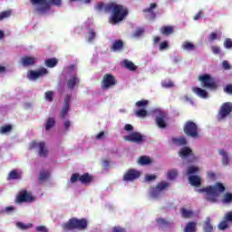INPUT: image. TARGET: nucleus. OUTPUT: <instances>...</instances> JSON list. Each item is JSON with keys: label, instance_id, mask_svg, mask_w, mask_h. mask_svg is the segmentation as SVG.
<instances>
[{"label": "nucleus", "instance_id": "obj_49", "mask_svg": "<svg viewBox=\"0 0 232 232\" xmlns=\"http://www.w3.org/2000/svg\"><path fill=\"white\" fill-rule=\"evenodd\" d=\"M142 35H144V28L139 27L136 29L133 37H140Z\"/></svg>", "mask_w": 232, "mask_h": 232}, {"label": "nucleus", "instance_id": "obj_50", "mask_svg": "<svg viewBox=\"0 0 232 232\" xmlns=\"http://www.w3.org/2000/svg\"><path fill=\"white\" fill-rule=\"evenodd\" d=\"M45 99L49 102H52L53 101V91H48L45 92Z\"/></svg>", "mask_w": 232, "mask_h": 232}, {"label": "nucleus", "instance_id": "obj_3", "mask_svg": "<svg viewBox=\"0 0 232 232\" xmlns=\"http://www.w3.org/2000/svg\"><path fill=\"white\" fill-rule=\"evenodd\" d=\"M32 6H35L36 5H40V6L35 8V12L37 14H46L49 12L52 6H57L58 8L62 6L63 0H30Z\"/></svg>", "mask_w": 232, "mask_h": 232}, {"label": "nucleus", "instance_id": "obj_63", "mask_svg": "<svg viewBox=\"0 0 232 232\" xmlns=\"http://www.w3.org/2000/svg\"><path fill=\"white\" fill-rule=\"evenodd\" d=\"M112 232H126V229H124L121 227H114L112 229Z\"/></svg>", "mask_w": 232, "mask_h": 232}, {"label": "nucleus", "instance_id": "obj_37", "mask_svg": "<svg viewBox=\"0 0 232 232\" xmlns=\"http://www.w3.org/2000/svg\"><path fill=\"white\" fill-rule=\"evenodd\" d=\"M13 126L10 124L4 125L0 128V133L1 135H5V133H10L13 130Z\"/></svg>", "mask_w": 232, "mask_h": 232}, {"label": "nucleus", "instance_id": "obj_60", "mask_svg": "<svg viewBox=\"0 0 232 232\" xmlns=\"http://www.w3.org/2000/svg\"><path fill=\"white\" fill-rule=\"evenodd\" d=\"M35 230L38 232H48V228H46L44 226L36 227Z\"/></svg>", "mask_w": 232, "mask_h": 232}, {"label": "nucleus", "instance_id": "obj_52", "mask_svg": "<svg viewBox=\"0 0 232 232\" xmlns=\"http://www.w3.org/2000/svg\"><path fill=\"white\" fill-rule=\"evenodd\" d=\"M161 86L162 88H173V86H175V83H173V82L171 81L162 82Z\"/></svg>", "mask_w": 232, "mask_h": 232}, {"label": "nucleus", "instance_id": "obj_51", "mask_svg": "<svg viewBox=\"0 0 232 232\" xmlns=\"http://www.w3.org/2000/svg\"><path fill=\"white\" fill-rule=\"evenodd\" d=\"M223 202H226L227 204H229V202H232V194L231 193H226L224 195Z\"/></svg>", "mask_w": 232, "mask_h": 232}, {"label": "nucleus", "instance_id": "obj_23", "mask_svg": "<svg viewBox=\"0 0 232 232\" xmlns=\"http://www.w3.org/2000/svg\"><path fill=\"white\" fill-rule=\"evenodd\" d=\"M193 92L196 93V95L198 97H200L201 99H208V92L204 89L195 87L193 88Z\"/></svg>", "mask_w": 232, "mask_h": 232}, {"label": "nucleus", "instance_id": "obj_29", "mask_svg": "<svg viewBox=\"0 0 232 232\" xmlns=\"http://www.w3.org/2000/svg\"><path fill=\"white\" fill-rule=\"evenodd\" d=\"M171 140L176 146H186V144H188V140H186V138L184 137L172 138Z\"/></svg>", "mask_w": 232, "mask_h": 232}, {"label": "nucleus", "instance_id": "obj_15", "mask_svg": "<svg viewBox=\"0 0 232 232\" xmlns=\"http://www.w3.org/2000/svg\"><path fill=\"white\" fill-rule=\"evenodd\" d=\"M21 64L26 68L28 66H34L37 63V59L33 56L24 55L20 61Z\"/></svg>", "mask_w": 232, "mask_h": 232}, {"label": "nucleus", "instance_id": "obj_11", "mask_svg": "<svg viewBox=\"0 0 232 232\" xmlns=\"http://www.w3.org/2000/svg\"><path fill=\"white\" fill-rule=\"evenodd\" d=\"M35 149H38L39 157H48V149H46V143H44V141H32L30 144V150Z\"/></svg>", "mask_w": 232, "mask_h": 232}, {"label": "nucleus", "instance_id": "obj_13", "mask_svg": "<svg viewBox=\"0 0 232 232\" xmlns=\"http://www.w3.org/2000/svg\"><path fill=\"white\" fill-rule=\"evenodd\" d=\"M140 177V172L135 169H129L123 176V180L125 182H131L133 180H137Z\"/></svg>", "mask_w": 232, "mask_h": 232}, {"label": "nucleus", "instance_id": "obj_56", "mask_svg": "<svg viewBox=\"0 0 232 232\" xmlns=\"http://www.w3.org/2000/svg\"><path fill=\"white\" fill-rule=\"evenodd\" d=\"M225 48H232V40L231 38H227L224 43Z\"/></svg>", "mask_w": 232, "mask_h": 232}, {"label": "nucleus", "instance_id": "obj_58", "mask_svg": "<svg viewBox=\"0 0 232 232\" xmlns=\"http://www.w3.org/2000/svg\"><path fill=\"white\" fill-rule=\"evenodd\" d=\"M224 92H225V93H228V95H232V84H227L224 88Z\"/></svg>", "mask_w": 232, "mask_h": 232}, {"label": "nucleus", "instance_id": "obj_38", "mask_svg": "<svg viewBox=\"0 0 232 232\" xmlns=\"http://www.w3.org/2000/svg\"><path fill=\"white\" fill-rule=\"evenodd\" d=\"M181 216L183 218H191L193 217V211L181 208Z\"/></svg>", "mask_w": 232, "mask_h": 232}, {"label": "nucleus", "instance_id": "obj_33", "mask_svg": "<svg viewBox=\"0 0 232 232\" xmlns=\"http://www.w3.org/2000/svg\"><path fill=\"white\" fill-rule=\"evenodd\" d=\"M139 163L140 166H148V164H151V158L148 156H140L139 159Z\"/></svg>", "mask_w": 232, "mask_h": 232}, {"label": "nucleus", "instance_id": "obj_4", "mask_svg": "<svg viewBox=\"0 0 232 232\" xmlns=\"http://www.w3.org/2000/svg\"><path fill=\"white\" fill-rule=\"evenodd\" d=\"M63 231H73V229H78L79 231H84L88 227V219L72 218L66 223L62 226Z\"/></svg>", "mask_w": 232, "mask_h": 232}, {"label": "nucleus", "instance_id": "obj_42", "mask_svg": "<svg viewBox=\"0 0 232 232\" xmlns=\"http://www.w3.org/2000/svg\"><path fill=\"white\" fill-rule=\"evenodd\" d=\"M228 227H229V225L227 224V221L226 219H224L218 224V229L220 231H226V229H227Z\"/></svg>", "mask_w": 232, "mask_h": 232}, {"label": "nucleus", "instance_id": "obj_16", "mask_svg": "<svg viewBox=\"0 0 232 232\" xmlns=\"http://www.w3.org/2000/svg\"><path fill=\"white\" fill-rule=\"evenodd\" d=\"M188 182L190 186H194L195 188H198L202 185V178L197 175H190L188 177Z\"/></svg>", "mask_w": 232, "mask_h": 232}, {"label": "nucleus", "instance_id": "obj_48", "mask_svg": "<svg viewBox=\"0 0 232 232\" xmlns=\"http://www.w3.org/2000/svg\"><path fill=\"white\" fill-rule=\"evenodd\" d=\"M188 175H194V173H198V167L190 166L187 170Z\"/></svg>", "mask_w": 232, "mask_h": 232}, {"label": "nucleus", "instance_id": "obj_54", "mask_svg": "<svg viewBox=\"0 0 232 232\" xmlns=\"http://www.w3.org/2000/svg\"><path fill=\"white\" fill-rule=\"evenodd\" d=\"M224 220H226L227 222H232V210L225 214Z\"/></svg>", "mask_w": 232, "mask_h": 232}, {"label": "nucleus", "instance_id": "obj_53", "mask_svg": "<svg viewBox=\"0 0 232 232\" xmlns=\"http://www.w3.org/2000/svg\"><path fill=\"white\" fill-rule=\"evenodd\" d=\"M11 14L10 11H4L0 13V21L4 19H7V17Z\"/></svg>", "mask_w": 232, "mask_h": 232}, {"label": "nucleus", "instance_id": "obj_7", "mask_svg": "<svg viewBox=\"0 0 232 232\" xmlns=\"http://www.w3.org/2000/svg\"><path fill=\"white\" fill-rule=\"evenodd\" d=\"M183 131L187 137H191L192 139H198V125L193 121H188L183 128Z\"/></svg>", "mask_w": 232, "mask_h": 232}, {"label": "nucleus", "instance_id": "obj_17", "mask_svg": "<svg viewBox=\"0 0 232 232\" xmlns=\"http://www.w3.org/2000/svg\"><path fill=\"white\" fill-rule=\"evenodd\" d=\"M111 52H122L124 50V42L122 40H115L111 46Z\"/></svg>", "mask_w": 232, "mask_h": 232}, {"label": "nucleus", "instance_id": "obj_45", "mask_svg": "<svg viewBox=\"0 0 232 232\" xmlns=\"http://www.w3.org/2000/svg\"><path fill=\"white\" fill-rule=\"evenodd\" d=\"M97 34L95 33V30L93 29H89V36L87 38L88 43H92L93 39H95Z\"/></svg>", "mask_w": 232, "mask_h": 232}, {"label": "nucleus", "instance_id": "obj_20", "mask_svg": "<svg viewBox=\"0 0 232 232\" xmlns=\"http://www.w3.org/2000/svg\"><path fill=\"white\" fill-rule=\"evenodd\" d=\"M23 177V174L17 170V169H13L9 172L7 176V180H19Z\"/></svg>", "mask_w": 232, "mask_h": 232}, {"label": "nucleus", "instance_id": "obj_35", "mask_svg": "<svg viewBox=\"0 0 232 232\" xmlns=\"http://www.w3.org/2000/svg\"><path fill=\"white\" fill-rule=\"evenodd\" d=\"M33 224L32 223H28V224H24L23 222H18L16 223V227H18V229H22V231H26V229H30V227H33Z\"/></svg>", "mask_w": 232, "mask_h": 232}, {"label": "nucleus", "instance_id": "obj_40", "mask_svg": "<svg viewBox=\"0 0 232 232\" xmlns=\"http://www.w3.org/2000/svg\"><path fill=\"white\" fill-rule=\"evenodd\" d=\"M27 79H31L32 81H35L36 79H39L37 71H29L27 72Z\"/></svg>", "mask_w": 232, "mask_h": 232}, {"label": "nucleus", "instance_id": "obj_25", "mask_svg": "<svg viewBox=\"0 0 232 232\" xmlns=\"http://www.w3.org/2000/svg\"><path fill=\"white\" fill-rule=\"evenodd\" d=\"M184 232H197V222L190 221L187 223L184 228Z\"/></svg>", "mask_w": 232, "mask_h": 232}, {"label": "nucleus", "instance_id": "obj_21", "mask_svg": "<svg viewBox=\"0 0 232 232\" xmlns=\"http://www.w3.org/2000/svg\"><path fill=\"white\" fill-rule=\"evenodd\" d=\"M219 155H221L222 160L221 162L223 166H229V155L224 149L218 150Z\"/></svg>", "mask_w": 232, "mask_h": 232}, {"label": "nucleus", "instance_id": "obj_44", "mask_svg": "<svg viewBox=\"0 0 232 232\" xmlns=\"http://www.w3.org/2000/svg\"><path fill=\"white\" fill-rule=\"evenodd\" d=\"M150 196L152 197V198H159V197H160V192L159 191V189L156 188H152L150 189Z\"/></svg>", "mask_w": 232, "mask_h": 232}, {"label": "nucleus", "instance_id": "obj_2", "mask_svg": "<svg viewBox=\"0 0 232 232\" xmlns=\"http://www.w3.org/2000/svg\"><path fill=\"white\" fill-rule=\"evenodd\" d=\"M105 12H112L109 20L111 24H117L121 21H124L128 15V9L124 8L122 5H117L115 3L107 4L105 5Z\"/></svg>", "mask_w": 232, "mask_h": 232}, {"label": "nucleus", "instance_id": "obj_55", "mask_svg": "<svg viewBox=\"0 0 232 232\" xmlns=\"http://www.w3.org/2000/svg\"><path fill=\"white\" fill-rule=\"evenodd\" d=\"M217 39H218V34H217V33H211L208 36V41L210 43H213V41H217Z\"/></svg>", "mask_w": 232, "mask_h": 232}, {"label": "nucleus", "instance_id": "obj_57", "mask_svg": "<svg viewBox=\"0 0 232 232\" xmlns=\"http://www.w3.org/2000/svg\"><path fill=\"white\" fill-rule=\"evenodd\" d=\"M169 47V44H168L167 41L165 42H162L160 44V50L162 52L163 50H166Z\"/></svg>", "mask_w": 232, "mask_h": 232}, {"label": "nucleus", "instance_id": "obj_47", "mask_svg": "<svg viewBox=\"0 0 232 232\" xmlns=\"http://www.w3.org/2000/svg\"><path fill=\"white\" fill-rule=\"evenodd\" d=\"M150 104V102L148 100H141L136 102V106L138 108H146Z\"/></svg>", "mask_w": 232, "mask_h": 232}, {"label": "nucleus", "instance_id": "obj_12", "mask_svg": "<svg viewBox=\"0 0 232 232\" xmlns=\"http://www.w3.org/2000/svg\"><path fill=\"white\" fill-rule=\"evenodd\" d=\"M35 198L32 195V192H28V190H22L18 193L15 202L17 204H23V202H34Z\"/></svg>", "mask_w": 232, "mask_h": 232}, {"label": "nucleus", "instance_id": "obj_61", "mask_svg": "<svg viewBox=\"0 0 232 232\" xmlns=\"http://www.w3.org/2000/svg\"><path fill=\"white\" fill-rule=\"evenodd\" d=\"M155 179H157V176H155V175H146L145 176V179L147 180V182H151V180H155Z\"/></svg>", "mask_w": 232, "mask_h": 232}, {"label": "nucleus", "instance_id": "obj_43", "mask_svg": "<svg viewBox=\"0 0 232 232\" xmlns=\"http://www.w3.org/2000/svg\"><path fill=\"white\" fill-rule=\"evenodd\" d=\"M69 111H70V107L63 105L60 114L61 119H66V115H68Z\"/></svg>", "mask_w": 232, "mask_h": 232}, {"label": "nucleus", "instance_id": "obj_1", "mask_svg": "<svg viewBox=\"0 0 232 232\" xmlns=\"http://www.w3.org/2000/svg\"><path fill=\"white\" fill-rule=\"evenodd\" d=\"M224 191H226V187L220 182L198 190V193H205V200L212 204L218 202V197H220V194L224 193Z\"/></svg>", "mask_w": 232, "mask_h": 232}, {"label": "nucleus", "instance_id": "obj_36", "mask_svg": "<svg viewBox=\"0 0 232 232\" xmlns=\"http://www.w3.org/2000/svg\"><path fill=\"white\" fill-rule=\"evenodd\" d=\"M182 48L187 52H191L195 50V44H191V42H184L182 44Z\"/></svg>", "mask_w": 232, "mask_h": 232}, {"label": "nucleus", "instance_id": "obj_34", "mask_svg": "<svg viewBox=\"0 0 232 232\" xmlns=\"http://www.w3.org/2000/svg\"><path fill=\"white\" fill-rule=\"evenodd\" d=\"M53 126H55V119L53 118V117L47 119V121L45 122V130H46V131H50V130L53 129Z\"/></svg>", "mask_w": 232, "mask_h": 232}, {"label": "nucleus", "instance_id": "obj_26", "mask_svg": "<svg viewBox=\"0 0 232 232\" xmlns=\"http://www.w3.org/2000/svg\"><path fill=\"white\" fill-rule=\"evenodd\" d=\"M204 232H213V225H211V218H207L203 224Z\"/></svg>", "mask_w": 232, "mask_h": 232}, {"label": "nucleus", "instance_id": "obj_18", "mask_svg": "<svg viewBox=\"0 0 232 232\" xmlns=\"http://www.w3.org/2000/svg\"><path fill=\"white\" fill-rule=\"evenodd\" d=\"M166 114L161 113L160 116L156 117V124L159 128L162 130L166 129L168 124H166Z\"/></svg>", "mask_w": 232, "mask_h": 232}, {"label": "nucleus", "instance_id": "obj_59", "mask_svg": "<svg viewBox=\"0 0 232 232\" xmlns=\"http://www.w3.org/2000/svg\"><path fill=\"white\" fill-rule=\"evenodd\" d=\"M211 50H212L213 53H215V55H218V53H220V47H218L217 45H213L211 47Z\"/></svg>", "mask_w": 232, "mask_h": 232}, {"label": "nucleus", "instance_id": "obj_46", "mask_svg": "<svg viewBox=\"0 0 232 232\" xmlns=\"http://www.w3.org/2000/svg\"><path fill=\"white\" fill-rule=\"evenodd\" d=\"M36 73H38V79L40 77H44V75H48V70L44 67L39 69L36 71Z\"/></svg>", "mask_w": 232, "mask_h": 232}, {"label": "nucleus", "instance_id": "obj_30", "mask_svg": "<svg viewBox=\"0 0 232 232\" xmlns=\"http://www.w3.org/2000/svg\"><path fill=\"white\" fill-rule=\"evenodd\" d=\"M58 63L59 62L56 58H48L47 60H45L44 64L45 66H47V68H55Z\"/></svg>", "mask_w": 232, "mask_h": 232}, {"label": "nucleus", "instance_id": "obj_19", "mask_svg": "<svg viewBox=\"0 0 232 232\" xmlns=\"http://www.w3.org/2000/svg\"><path fill=\"white\" fill-rule=\"evenodd\" d=\"M179 155L181 159H188V157H191V155H193V150L188 147H183L180 149Z\"/></svg>", "mask_w": 232, "mask_h": 232}, {"label": "nucleus", "instance_id": "obj_10", "mask_svg": "<svg viewBox=\"0 0 232 232\" xmlns=\"http://www.w3.org/2000/svg\"><path fill=\"white\" fill-rule=\"evenodd\" d=\"M124 140L132 142L133 144H142L146 142V136L139 131L131 132L130 134L123 137Z\"/></svg>", "mask_w": 232, "mask_h": 232}, {"label": "nucleus", "instance_id": "obj_41", "mask_svg": "<svg viewBox=\"0 0 232 232\" xmlns=\"http://www.w3.org/2000/svg\"><path fill=\"white\" fill-rule=\"evenodd\" d=\"M147 115H148V111H146L145 109H140V110L135 111L136 117L144 118Z\"/></svg>", "mask_w": 232, "mask_h": 232}, {"label": "nucleus", "instance_id": "obj_14", "mask_svg": "<svg viewBox=\"0 0 232 232\" xmlns=\"http://www.w3.org/2000/svg\"><path fill=\"white\" fill-rule=\"evenodd\" d=\"M156 224L159 229H169L173 226V222L164 218H157Z\"/></svg>", "mask_w": 232, "mask_h": 232}, {"label": "nucleus", "instance_id": "obj_22", "mask_svg": "<svg viewBox=\"0 0 232 232\" xmlns=\"http://www.w3.org/2000/svg\"><path fill=\"white\" fill-rule=\"evenodd\" d=\"M155 8H157V4L155 3H151L149 8H146L143 10V12L145 14H150V18L154 20L155 17H157V14H155V12H153V10H155Z\"/></svg>", "mask_w": 232, "mask_h": 232}, {"label": "nucleus", "instance_id": "obj_8", "mask_svg": "<svg viewBox=\"0 0 232 232\" xmlns=\"http://www.w3.org/2000/svg\"><path fill=\"white\" fill-rule=\"evenodd\" d=\"M81 182V184H92L93 182V176L90 175V173L86 172L82 175H80L79 173H73L71 176V183L75 184V182Z\"/></svg>", "mask_w": 232, "mask_h": 232}, {"label": "nucleus", "instance_id": "obj_28", "mask_svg": "<svg viewBox=\"0 0 232 232\" xmlns=\"http://www.w3.org/2000/svg\"><path fill=\"white\" fill-rule=\"evenodd\" d=\"M160 34H162V35H171V34H173L175 32V29L173 28V26H164L161 27L160 29Z\"/></svg>", "mask_w": 232, "mask_h": 232}, {"label": "nucleus", "instance_id": "obj_6", "mask_svg": "<svg viewBox=\"0 0 232 232\" xmlns=\"http://www.w3.org/2000/svg\"><path fill=\"white\" fill-rule=\"evenodd\" d=\"M232 113V102H224L217 114V121H226L227 117H231Z\"/></svg>", "mask_w": 232, "mask_h": 232}, {"label": "nucleus", "instance_id": "obj_62", "mask_svg": "<svg viewBox=\"0 0 232 232\" xmlns=\"http://www.w3.org/2000/svg\"><path fill=\"white\" fill-rule=\"evenodd\" d=\"M102 166H103L104 169H108L110 168V160H102Z\"/></svg>", "mask_w": 232, "mask_h": 232}, {"label": "nucleus", "instance_id": "obj_9", "mask_svg": "<svg viewBox=\"0 0 232 232\" xmlns=\"http://www.w3.org/2000/svg\"><path fill=\"white\" fill-rule=\"evenodd\" d=\"M117 85V78L111 73H106L102 80V90H110Z\"/></svg>", "mask_w": 232, "mask_h": 232}, {"label": "nucleus", "instance_id": "obj_5", "mask_svg": "<svg viewBox=\"0 0 232 232\" xmlns=\"http://www.w3.org/2000/svg\"><path fill=\"white\" fill-rule=\"evenodd\" d=\"M198 81L201 82L202 88L213 91L218 90V83L209 74L199 75Z\"/></svg>", "mask_w": 232, "mask_h": 232}, {"label": "nucleus", "instance_id": "obj_24", "mask_svg": "<svg viewBox=\"0 0 232 232\" xmlns=\"http://www.w3.org/2000/svg\"><path fill=\"white\" fill-rule=\"evenodd\" d=\"M77 84H79V79L76 75H72L67 82V88H69V90H73Z\"/></svg>", "mask_w": 232, "mask_h": 232}, {"label": "nucleus", "instance_id": "obj_39", "mask_svg": "<svg viewBox=\"0 0 232 232\" xmlns=\"http://www.w3.org/2000/svg\"><path fill=\"white\" fill-rule=\"evenodd\" d=\"M179 172L177 169L169 170L167 174L168 180H175V178L178 177Z\"/></svg>", "mask_w": 232, "mask_h": 232}, {"label": "nucleus", "instance_id": "obj_27", "mask_svg": "<svg viewBox=\"0 0 232 232\" xmlns=\"http://www.w3.org/2000/svg\"><path fill=\"white\" fill-rule=\"evenodd\" d=\"M123 66L127 70H130V72H135L137 70V65H135V63L130 60H123Z\"/></svg>", "mask_w": 232, "mask_h": 232}, {"label": "nucleus", "instance_id": "obj_64", "mask_svg": "<svg viewBox=\"0 0 232 232\" xmlns=\"http://www.w3.org/2000/svg\"><path fill=\"white\" fill-rule=\"evenodd\" d=\"M125 131H133V125L126 124L124 127Z\"/></svg>", "mask_w": 232, "mask_h": 232}, {"label": "nucleus", "instance_id": "obj_31", "mask_svg": "<svg viewBox=\"0 0 232 232\" xmlns=\"http://www.w3.org/2000/svg\"><path fill=\"white\" fill-rule=\"evenodd\" d=\"M50 179V170H42L39 175V182H44V180H48Z\"/></svg>", "mask_w": 232, "mask_h": 232}, {"label": "nucleus", "instance_id": "obj_32", "mask_svg": "<svg viewBox=\"0 0 232 232\" xmlns=\"http://www.w3.org/2000/svg\"><path fill=\"white\" fill-rule=\"evenodd\" d=\"M169 183L166 182V181H161L160 183H158L156 185V188L162 193V191H164V189H168L169 188Z\"/></svg>", "mask_w": 232, "mask_h": 232}]
</instances>
